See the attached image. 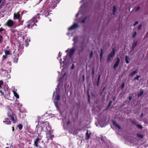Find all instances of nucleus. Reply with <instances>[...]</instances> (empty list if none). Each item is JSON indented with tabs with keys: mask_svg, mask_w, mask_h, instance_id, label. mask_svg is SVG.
Here are the masks:
<instances>
[{
	"mask_svg": "<svg viewBox=\"0 0 148 148\" xmlns=\"http://www.w3.org/2000/svg\"><path fill=\"white\" fill-rule=\"evenodd\" d=\"M46 136L45 142L47 143H51L52 141L53 138L54 137V135L52 134L53 132V130H51L50 125L48 126V129L47 128V127H46Z\"/></svg>",
	"mask_w": 148,
	"mask_h": 148,
	"instance_id": "obj_1",
	"label": "nucleus"
},
{
	"mask_svg": "<svg viewBox=\"0 0 148 148\" xmlns=\"http://www.w3.org/2000/svg\"><path fill=\"white\" fill-rule=\"evenodd\" d=\"M3 60H4V59L7 58L6 56L3 55Z\"/></svg>",
	"mask_w": 148,
	"mask_h": 148,
	"instance_id": "obj_49",
	"label": "nucleus"
},
{
	"mask_svg": "<svg viewBox=\"0 0 148 148\" xmlns=\"http://www.w3.org/2000/svg\"><path fill=\"white\" fill-rule=\"evenodd\" d=\"M4 30V29L2 28H0V43L2 42L3 41V38L2 37L3 35L2 32Z\"/></svg>",
	"mask_w": 148,
	"mask_h": 148,
	"instance_id": "obj_11",
	"label": "nucleus"
},
{
	"mask_svg": "<svg viewBox=\"0 0 148 148\" xmlns=\"http://www.w3.org/2000/svg\"><path fill=\"white\" fill-rule=\"evenodd\" d=\"M84 6V5H82V6H81V7L80 8V9L79 10V12H78L77 14L76 15V17H77V16H78V15L81 12V10L82 8H83Z\"/></svg>",
	"mask_w": 148,
	"mask_h": 148,
	"instance_id": "obj_22",
	"label": "nucleus"
},
{
	"mask_svg": "<svg viewBox=\"0 0 148 148\" xmlns=\"http://www.w3.org/2000/svg\"><path fill=\"white\" fill-rule=\"evenodd\" d=\"M18 127L20 130H22L23 128V125L21 124H19Z\"/></svg>",
	"mask_w": 148,
	"mask_h": 148,
	"instance_id": "obj_29",
	"label": "nucleus"
},
{
	"mask_svg": "<svg viewBox=\"0 0 148 148\" xmlns=\"http://www.w3.org/2000/svg\"><path fill=\"white\" fill-rule=\"evenodd\" d=\"M143 113H142L141 115L140 116V117H142L143 116Z\"/></svg>",
	"mask_w": 148,
	"mask_h": 148,
	"instance_id": "obj_56",
	"label": "nucleus"
},
{
	"mask_svg": "<svg viewBox=\"0 0 148 148\" xmlns=\"http://www.w3.org/2000/svg\"><path fill=\"white\" fill-rule=\"evenodd\" d=\"M47 13H48V14L47 15H46L45 16L46 17H47V16H48V15H50V14H51V13H50V14H49L47 12V11H46V10H44L43 12V15H45L46 14H47Z\"/></svg>",
	"mask_w": 148,
	"mask_h": 148,
	"instance_id": "obj_19",
	"label": "nucleus"
},
{
	"mask_svg": "<svg viewBox=\"0 0 148 148\" xmlns=\"http://www.w3.org/2000/svg\"><path fill=\"white\" fill-rule=\"evenodd\" d=\"M101 53L100 54V61H101V60H102V58L103 55V51H102V49H101Z\"/></svg>",
	"mask_w": 148,
	"mask_h": 148,
	"instance_id": "obj_25",
	"label": "nucleus"
},
{
	"mask_svg": "<svg viewBox=\"0 0 148 148\" xmlns=\"http://www.w3.org/2000/svg\"><path fill=\"white\" fill-rule=\"evenodd\" d=\"M40 119V117L39 116H37V119L38 120V122H39V120Z\"/></svg>",
	"mask_w": 148,
	"mask_h": 148,
	"instance_id": "obj_51",
	"label": "nucleus"
},
{
	"mask_svg": "<svg viewBox=\"0 0 148 148\" xmlns=\"http://www.w3.org/2000/svg\"><path fill=\"white\" fill-rule=\"evenodd\" d=\"M8 116L11 118L13 123H15L17 121L16 116L15 114L12 113V110L11 109L9 108L8 109Z\"/></svg>",
	"mask_w": 148,
	"mask_h": 148,
	"instance_id": "obj_3",
	"label": "nucleus"
},
{
	"mask_svg": "<svg viewBox=\"0 0 148 148\" xmlns=\"http://www.w3.org/2000/svg\"><path fill=\"white\" fill-rule=\"evenodd\" d=\"M54 93H55L54 92H53V97L54 96Z\"/></svg>",
	"mask_w": 148,
	"mask_h": 148,
	"instance_id": "obj_61",
	"label": "nucleus"
},
{
	"mask_svg": "<svg viewBox=\"0 0 148 148\" xmlns=\"http://www.w3.org/2000/svg\"><path fill=\"white\" fill-rule=\"evenodd\" d=\"M115 55V50L114 49H113L112 51L108 56L107 60L109 62L111 58L114 57Z\"/></svg>",
	"mask_w": 148,
	"mask_h": 148,
	"instance_id": "obj_8",
	"label": "nucleus"
},
{
	"mask_svg": "<svg viewBox=\"0 0 148 148\" xmlns=\"http://www.w3.org/2000/svg\"><path fill=\"white\" fill-rule=\"evenodd\" d=\"M112 101H110V102H109V104L108 106V107H109L111 105V104H112Z\"/></svg>",
	"mask_w": 148,
	"mask_h": 148,
	"instance_id": "obj_46",
	"label": "nucleus"
},
{
	"mask_svg": "<svg viewBox=\"0 0 148 148\" xmlns=\"http://www.w3.org/2000/svg\"><path fill=\"white\" fill-rule=\"evenodd\" d=\"M74 64H73L71 68L72 69H74Z\"/></svg>",
	"mask_w": 148,
	"mask_h": 148,
	"instance_id": "obj_52",
	"label": "nucleus"
},
{
	"mask_svg": "<svg viewBox=\"0 0 148 148\" xmlns=\"http://www.w3.org/2000/svg\"><path fill=\"white\" fill-rule=\"evenodd\" d=\"M78 40V37L77 36H75L73 39V41L74 42V44L76 43Z\"/></svg>",
	"mask_w": 148,
	"mask_h": 148,
	"instance_id": "obj_26",
	"label": "nucleus"
},
{
	"mask_svg": "<svg viewBox=\"0 0 148 148\" xmlns=\"http://www.w3.org/2000/svg\"><path fill=\"white\" fill-rule=\"evenodd\" d=\"M116 11V8L115 6L114 5L113 7V14L115 15V13Z\"/></svg>",
	"mask_w": 148,
	"mask_h": 148,
	"instance_id": "obj_23",
	"label": "nucleus"
},
{
	"mask_svg": "<svg viewBox=\"0 0 148 148\" xmlns=\"http://www.w3.org/2000/svg\"><path fill=\"white\" fill-rule=\"evenodd\" d=\"M0 92L1 93L2 95H4V93L3 92H2L1 90Z\"/></svg>",
	"mask_w": 148,
	"mask_h": 148,
	"instance_id": "obj_53",
	"label": "nucleus"
},
{
	"mask_svg": "<svg viewBox=\"0 0 148 148\" xmlns=\"http://www.w3.org/2000/svg\"><path fill=\"white\" fill-rule=\"evenodd\" d=\"M12 131H14V127H12Z\"/></svg>",
	"mask_w": 148,
	"mask_h": 148,
	"instance_id": "obj_58",
	"label": "nucleus"
},
{
	"mask_svg": "<svg viewBox=\"0 0 148 148\" xmlns=\"http://www.w3.org/2000/svg\"><path fill=\"white\" fill-rule=\"evenodd\" d=\"M37 22V21L36 18H32L29 21L27 27L29 28H32L34 25L36 26L37 25L35 23Z\"/></svg>",
	"mask_w": 148,
	"mask_h": 148,
	"instance_id": "obj_4",
	"label": "nucleus"
},
{
	"mask_svg": "<svg viewBox=\"0 0 148 148\" xmlns=\"http://www.w3.org/2000/svg\"><path fill=\"white\" fill-rule=\"evenodd\" d=\"M3 82L2 80L0 81V87L1 88V86L3 85Z\"/></svg>",
	"mask_w": 148,
	"mask_h": 148,
	"instance_id": "obj_35",
	"label": "nucleus"
},
{
	"mask_svg": "<svg viewBox=\"0 0 148 148\" xmlns=\"http://www.w3.org/2000/svg\"><path fill=\"white\" fill-rule=\"evenodd\" d=\"M137 44V42H134L132 44V49H134L136 46Z\"/></svg>",
	"mask_w": 148,
	"mask_h": 148,
	"instance_id": "obj_20",
	"label": "nucleus"
},
{
	"mask_svg": "<svg viewBox=\"0 0 148 148\" xmlns=\"http://www.w3.org/2000/svg\"><path fill=\"white\" fill-rule=\"evenodd\" d=\"M16 106H18L19 107H21L22 106V105L20 103H16Z\"/></svg>",
	"mask_w": 148,
	"mask_h": 148,
	"instance_id": "obj_38",
	"label": "nucleus"
},
{
	"mask_svg": "<svg viewBox=\"0 0 148 148\" xmlns=\"http://www.w3.org/2000/svg\"><path fill=\"white\" fill-rule=\"evenodd\" d=\"M113 123L114 125H115V126L118 128L119 129H121V127L120 126H119V125L117 124L116 122L113 121Z\"/></svg>",
	"mask_w": 148,
	"mask_h": 148,
	"instance_id": "obj_24",
	"label": "nucleus"
},
{
	"mask_svg": "<svg viewBox=\"0 0 148 148\" xmlns=\"http://www.w3.org/2000/svg\"><path fill=\"white\" fill-rule=\"evenodd\" d=\"M142 27V24L140 25L138 27V29L140 30L141 28Z\"/></svg>",
	"mask_w": 148,
	"mask_h": 148,
	"instance_id": "obj_47",
	"label": "nucleus"
},
{
	"mask_svg": "<svg viewBox=\"0 0 148 148\" xmlns=\"http://www.w3.org/2000/svg\"><path fill=\"white\" fill-rule=\"evenodd\" d=\"M6 24L9 27H11L13 25L14 23L12 20L9 19L7 22Z\"/></svg>",
	"mask_w": 148,
	"mask_h": 148,
	"instance_id": "obj_9",
	"label": "nucleus"
},
{
	"mask_svg": "<svg viewBox=\"0 0 148 148\" xmlns=\"http://www.w3.org/2000/svg\"><path fill=\"white\" fill-rule=\"evenodd\" d=\"M4 52L6 56L10 55L11 54V51L10 49H5Z\"/></svg>",
	"mask_w": 148,
	"mask_h": 148,
	"instance_id": "obj_17",
	"label": "nucleus"
},
{
	"mask_svg": "<svg viewBox=\"0 0 148 148\" xmlns=\"http://www.w3.org/2000/svg\"><path fill=\"white\" fill-rule=\"evenodd\" d=\"M78 26V25L77 23H74L73 25L68 28V30H71L73 29H75L77 28Z\"/></svg>",
	"mask_w": 148,
	"mask_h": 148,
	"instance_id": "obj_10",
	"label": "nucleus"
},
{
	"mask_svg": "<svg viewBox=\"0 0 148 148\" xmlns=\"http://www.w3.org/2000/svg\"><path fill=\"white\" fill-rule=\"evenodd\" d=\"M2 0H0V4L1 3Z\"/></svg>",
	"mask_w": 148,
	"mask_h": 148,
	"instance_id": "obj_60",
	"label": "nucleus"
},
{
	"mask_svg": "<svg viewBox=\"0 0 148 148\" xmlns=\"http://www.w3.org/2000/svg\"><path fill=\"white\" fill-rule=\"evenodd\" d=\"M58 90V88H56V91L57 90Z\"/></svg>",
	"mask_w": 148,
	"mask_h": 148,
	"instance_id": "obj_62",
	"label": "nucleus"
},
{
	"mask_svg": "<svg viewBox=\"0 0 148 148\" xmlns=\"http://www.w3.org/2000/svg\"><path fill=\"white\" fill-rule=\"evenodd\" d=\"M87 17H85V18L83 20H82L81 22L82 23H84L86 21V19H87Z\"/></svg>",
	"mask_w": 148,
	"mask_h": 148,
	"instance_id": "obj_32",
	"label": "nucleus"
},
{
	"mask_svg": "<svg viewBox=\"0 0 148 148\" xmlns=\"http://www.w3.org/2000/svg\"><path fill=\"white\" fill-rule=\"evenodd\" d=\"M139 23V22L138 21H136L135 22V23H134V24H133V25L134 26H135V25H136L138 24Z\"/></svg>",
	"mask_w": 148,
	"mask_h": 148,
	"instance_id": "obj_44",
	"label": "nucleus"
},
{
	"mask_svg": "<svg viewBox=\"0 0 148 148\" xmlns=\"http://www.w3.org/2000/svg\"><path fill=\"white\" fill-rule=\"evenodd\" d=\"M75 51V48L74 47H73L70 50L69 53V57L71 58L72 56L74 54V52Z\"/></svg>",
	"mask_w": 148,
	"mask_h": 148,
	"instance_id": "obj_14",
	"label": "nucleus"
},
{
	"mask_svg": "<svg viewBox=\"0 0 148 148\" xmlns=\"http://www.w3.org/2000/svg\"><path fill=\"white\" fill-rule=\"evenodd\" d=\"M92 75H94V69L92 71Z\"/></svg>",
	"mask_w": 148,
	"mask_h": 148,
	"instance_id": "obj_54",
	"label": "nucleus"
},
{
	"mask_svg": "<svg viewBox=\"0 0 148 148\" xmlns=\"http://www.w3.org/2000/svg\"><path fill=\"white\" fill-rule=\"evenodd\" d=\"M137 136L138 137L140 138H142L143 137L142 135L140 134H137Z\"/></svg>",
	"mask_w": 148,
	"mask_h": 148,
	"instance_id": "obj_40",
	"label": "nucleus"
},
{
	"mask_svg": "<svg viewBox=\"0 0 148 148\" xmlns=\"http://www.w3.org/2000/svg\"><path fill=\"white\" fill-rule=\"evenodd\" d=\"M68 50H66V51H65V52H67V51H68Z\"/></svg>",
	"mask_w": 148,
	"mask_h": 148,
	"instance_id": "obj_59",
	"label": "nucleus"
},
{
	"mask_svg": "<svg viewBox=\"0 0 148 148\" xmlns=\"http://www.w3.org/2000/svg\"><path fill=\"white\" fill-rule=\"evenodd\" d=\"M14 94L15 97L17 98H19V95L17 93L14 91L13 92Z\"/></svg>",
	"mask_w": 148,
	"mask_h": 148,
	"instance_id": "obj_27",
	"label": "nucleus"
},
{
	"mask_svg": "<svg viewBox=\"0 0 148 148\" xmlns=\"http://www.w3.org/2000/svg\"><path fill=\"white\" fill-rule=\"evenodd\" d=\"M18 60V58H15L14 60V62L15 63H17V61Z\"/></svg>",
	"mask_w": 148,
	"mask_h": 148,
	"instance_id": "obj_39",
	"label": "nucleus"
},
{
	"mask_svg": "<svg viewBox=\"0 0 148 148\" xmlns=\"http://www.w3.org/2000/svg\"><path fill=\"white\" fill-rule=\"evenodd\" d=\"M41 126H38V125L36 126V128H37V133L38 134V136H40V134L41 133V132L42 131L43 128V127H45V125H46V127L48 126H48L49 125V123L47 122H43L40 125Z\"/></svg>",
	"mask_w": 148,
	"mask_h": 148,
	"instance_id": "obj_2",
	"label": "nucleus"
},
{
	"mask_svg": "<svg viewBox=\"0 0 148 148\" xmlns=\"http://www.w3.org/2000/svg\"><path fill=\"white\" fill-rule=\"evenodd\" d=\"M143 94V92L142 91L140 92L138 94V96L139 97L141 96Z\"/></svg>",
	"mask_w": 148,
	"mask_h": 148,
	"instance_id": "obj_30",
	"label": "nucleus"
},
{
	"mask_svg": "<svg viewBox=\"0 0 148 148\" xmlns=\"http://www.w3.org/2000/svg\"><path fill=\"white\" fill-rule=\"evenodd\" d=\"M16 31V30L15 29H12L11 30L12 32L13 33L15 32Z\"/></svg>",
	"mask_w": 148,
	"mask_h": 148,
	"instance_id": "obj_41",
	"label": "nucleus"
},
{
	"mask_svg": "<svg viewBox=\"0 0 148 148\" xmlns=\"http://www.w3.org/2000/svg\"><path fill=\"white\" fill-rule=\"evenodd\" d=\"M140 77V76H139V75H137L136 77L134 78V80H135L136 79H137L138 80V79H139V77Z\"/></svg>",
	"mask_w": 148,
	"mask_h": 148,
	"instance_id": "obj_31",
	"label": "nucleus"
},
{
	"mask_svg": "<svg viewBox=\"0 0 148 148\" xmlns=\"http://www.w3.org/2000/svg\"><path fill=\"white\" fill-rule=\"evenodd\" d=\"M125 86V84L124 83H123L121 86V88H123Z\"/></svg>",
	"mask_w": 148,
	"mask_h": 148,
	"instance_id": "obj_45",
	"label": "nucleus"
},
{
	"mask_svg": "<svg viewBox=\"0 0 148 148\" xmlns=\"http://www.w3.org/2000/svg\"><path fill=\"white\" fill-rule=\"evenodd\" d=\"M101 78V75H98V80H97V85H98L99 83V82Z\"/></svg>",
	"mask_w": 148,
	"mask_h": 148,
	"instance_id": "obj_28",
	"label": "nucleus"
},
{
	"mask_svg": "<svg viewBox=\"0 0 148 148\" xmlns=\"http://www.w3.org/2000/svg\"><path fill=\"white\" fill-rule=\"evenodd\" d=\"M61 56V52H59V57H60Z\"/></svg>",
	"mask_w": 148,
	"mask_h": 148,
	"instance_id": "obj_57",
	"label": "nucleus"
},
{
	"mask_svg": "<svg viewBox=\"0 0 148 148\" xmlns=\"http://www.w3.org/2000/svg\"><path fill=\"white\" fill-rule=\"evenodd\" d=\"M93 55V52L92 51H91L90 54V58H91L92 57Z\"/></svg>",
	"mask_w": 148,
	"mask_h": 148,
	"instance_id": "obj_37",
	"label": "nucleus"
},
{
	"mask_svg": "<svg viewBox=\"0 0 148 148\" xmlns=\"http://www.w3.org/2000/svg\"><path fill=\"white\" fill-rule=\"evenodd\" d=\"M140 9V6H138L137 7L136 9V11H137L139 10Z\"/></svg>",
	"mask_w": 148,
	"mask_h": 148,
	"instance_id": "obj_42",
	"label": "nucleus"
},
{
	"mask_svg": "<svg viewBox=\"0 0 148 148\" xmlns=\"http://www.w3.org/2000/svg\"><path fill=\"white\" fill-rule=\"evenodd\" d=\"M19 21V22L20 21V24L19 25H22L23 24V21H21V20L20 19V20Z\"/></svg>",
	"mask_w": 148,
	"mask_h": 148,
	"instance_id": "obj_48",
	"label": "nucleus"
},
{
	"mask_svg": "<svg viewBox=\"0 0 148 148\" xmlns=\"http://www.w3.org/2000/svg\"><path fill=\"white\" fill-rule=\"evenodd\" d=\"M87 17H85V18L83 20H82L81 22L82 23H84L86 21V19H87Z\"/></svg>",
	"mask_w": 148,
	"mask_h": 148,
	"instance_id": "obj_33",
	"label": "nucleus"
},
{
	"mask_svg": "<svg viewBox=\"0 0 148 148\" xmlns=\"http://www.w3.org/2000/svg\"><path fill=\"white\" fill-rule=\"evenodd\" d=\"M62 60V59H60V61H61Z\"/></svg>",
	"mask_w": 148,
	"mask_h": 148,
	"instance_id": "obj_64",
	"label": "nucleus"
},
{
	"mask_svg": "<svg viewBox=\"0 0 148 148\" xmlns=\"http://www.w3.org/2000/svg\"><path fill=\"white\" fill-rule=\"evenodd\" d=\"M20 15L19 14V12H18L17 13H15L14 15V19H18L19 21L20 20Z\"/></svg>",
	"mask_w": 148,
	"mask_h": 148,
	"instance_id": "obj_13",
	"label": "nucleus"
},
{
	"mask_svg": "<svg viewBox=\"0 0 148 148\" xmlns=\"http://www.w3.org/2000/svg\"><path fill=\"white\" fill-rule=\"evenodd\" d=\"M3 122L6 124L10 125L11 124V121L8 118L5 119Z\"/></svg>",
	"mask_w": 148,
	"mask_h": 148,
	"instance_id": "obj_15",
	"label": "nucleus"
},
{
	"mask_svg": "<svg viewBox=\"0 0 148 148\" xmlns=\"http://www.w3.org/2000/svg\"><path fill=\"white\" fill-rule=\"evenodd\" d=\"M137 72V71L136 69L135 71L132 72L130 74V75L132 76H134L135 74H136Z\"/></svg>",
	"mask_w": 148,
	"mask_h": 148,
	"instance_id": "obj_21",
	"label": "nucleus"
},
{
	"mask_svg": "<svg viewBox=\"0 0 148 148\" xmlns=\"http://www.w3.org/2000/svg\"><path fill=\"white\" fill-rule=\"evenodd\" d=\"M129 100L130 101L132 99V96H130L129 97Z\"/></svg>",
	"mask_w": 148,
	"mask_h": 148,
	"instance_id": "obj_50",
	"label": "nucleus"
},
{
	"mask_svg": "<svg viewBox=\"0 0 148 148\" xmlns=\"http://www.w3.org/2000/svg\"><path fill=\"white\" fill-rule=\"evenodd\" d=\"M120 61V60L119 58H118L117 59V60L115 63L114 66V68L115 70H116V68L118 66Z\"/></svg>",
	"mask_w": 148,
	"mask_h": 148,
	"instance_id": "obj_12",
	"label": "nucleus"
},
{
	"mask_svg": "<svg viewBox=\"0 0 148 148\" xmlns=\"http://www.w3.org/2000/svg\"><path fill=\"white\" fill-rule=\"evenodd\" d=\"M126 62L127 64H128L130 62V58L129 56H126L125 57Z\"/></svg>",
	"mask_w": 148,
	"mask_h": 148,
	"instance_id": "obj_18",
	"label": "nucleus"
},
{
	"mask_svg": "<svg viewBox=\"0 0 148 148\" xmlns=\"http://www.w3.org/2000/svg\"><path fill=\"white\" fill-rule=\"evenodd\" d=\"M57 2L55 1H52L50 3L49 5V7L51 8H54L57 5Z\"/></svg>",
	"mask_w": 148,
	"mask_h": 148,
	"instance_id": "obj_7",
	"label": "nucleus"
},
{
	"mask_svg": "<svg viewBox=\"0 0 148 148\" xmlns=\"http://www.w3.org/2000/svg\"><path fill=\"white\" fill-rule=\"evenodd\" d=\"M60 96L59 95H58L55 97V99L54 101L55 106L56 107L58 110L59 109V103L58 101H58L60 100Z\"/></svg>",
	"mask_w": 148,
	"mask_h": 148,
	"instance_id": "obj_5",
	"label": "nucleus"
},
{
	"mask_svg": "<svg viewBox=\"0 0 148 148\" xmlns=\"http://www.w3.org/2000/svg\"><path fill=\"white\" fill-rule=\"evenodd\" d=\"M136 32H135L133 34V35L132 36V37L133 38H135L136 36Z\"/></svg>",
	"mask_w": 148,
	"mask_h": 148,
	"instance_id": "obj_36",
	"label": "nucleus"
},
{
	"mask_svg": "<svg viewBox=\"0 0 148 148\" xmlns=\"http://www.w3.org/2000/svg\"><path fill=\"white\" fill-rule=\"evenodd\" d=\"M42 143H43L44 141L43 140H42Z\"/></svg>",
	"mask_w": 148,
	"mask_h": 148,
	"instance_id": "obj_63",
	"label": "nucleus"
},
{
	"mask_svg": "<svg viewBox=\"0 0 148 148\" xmlns=\"http://www.w3.org/2000/svg\"><path fill=\"white\" fill-rule=\"evenodd\" d=\"M38 137L34 141V145L37 147L39 146V145H38V144L40 142V140H41L42 136H38Z\"/></svg>",
	"mask_w": 148,
	"mask_h": 148,
	"instance_id": "obj_6",
	"label": "nucleus"
},
{
	"mask_svg": "<svg viewBox=\"0 0 148 148\" xmlns=\"http://www.w3.org/2000/svg\"><path fill=\"white\" fill-rule=\"evenodd\" d=\"M91 134V133L90 131L87 130V133H86V139H89L90 137V136Z\"/></svg>",
	"mask_w": 148,
	"mask_h": 148,
	"instance_id": "obj_16",
	"label": "nucleus"
},
{
	"mask_svg": "<svg viewBox=\"0 0 148 148\" xmlns=\"http://www.w3.org/2000/svg\"><path fill=\"white\" fill-rule=\"evenodd\" d=\"M136 126L139 129H142L143 128L142 126L139 124H137Z\"/></svg>",
	"mask_w": 148,
	"mask_h": 148,
	"instance_id": "obj_34",
	"label": "nucleus"
},
{
	"mask_svg": "<svg viewBox=\"0 0 148 148\" xmlns=\"http://www.w3.org/2000/svg\"><path fill=\"white\" fill-rule=\"evenodd\" d=\"M0 70L2 71H6V69H4L3 67H2L1 68Z\"/></svg>",
	"mask_w": 148,
	"mask_h": 148,
	"instance_id": "obj_43",
	"label": "nucleus"
},
{
	"mask_svg": "<svg viewBox=\"0 0 148 148\" xmlns=\"http://www.w3.org/2000/svg\"><path fill=\"white\" fill-rule=\"evenodd\" d=\"M70 121L69 120L68 121H67V125H69L70 123Z\"/></svg>",
	"mask_w": 148,
	"mask_h": 148,
	"instance_id": "obj_55",
	"label": "nucleus"
}]
</instances>
